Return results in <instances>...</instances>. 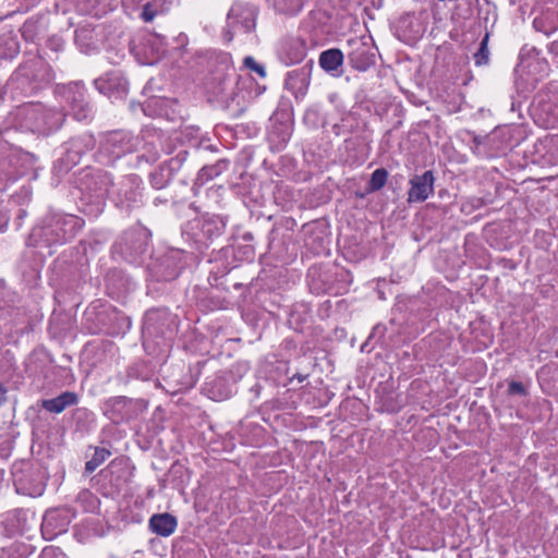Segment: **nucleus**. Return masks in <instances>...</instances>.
I'll list each match as a JSON object with an SVG mask.
<instances>
[{
	"mask_svg": "<svg viewBox=\"0 0 558 558\" xmlns=\"http://www.w3.org/2000/svg\"><path fill=\"white\" fill-rule=\"evenodd\" d=\"M343 63V53L340 49L331 48L319 56V65L327 72L336 71Z\"/></svg>",
	"mask_w": 558,
	"mask_h": 558,
	"instance_id": "6e6552de",
	"label": "nucleus"
},
{
	"mask_svg": "<svg viewBox=\"0 0 558 558\" xmlns=\"http://www.w3.org/2000/svg\"><path fill=\"white\" fill-rule=\"evenodd\" d=\"M209 170H211V168H203L201 171V177H204Z\"/></svg>",
	"mask_w": 558,
	"mask_h": 558,
	"instance_id": "a211bd4d",
	"label": "nucleus"
},
{
	"mask_svg": "<svg viewBox=\"0 0 558 558\" xmlns=\"http://www.w3.org/2000/svg\"><path fill=\"white\" fill-rule=\"evenodd\" d=\"M77 403L78 396L76 392L64 391L56 398L44 400L41 407L50 413L59 414L66 408L76 405Z\"/></svg>",
	"mask_w": 558,
	"mask_h": 558,
	"instance_id": "423d86ee",
	"label": "nucleus"
},
{
	"mask_svg": "<svg viewBox=\"0 0 558 558\" xmlns=\"http://www.w3.org/2000/svg\"><path fill=\"white\" fill-rule=\"evenodd\" d=\"M244 65L250 70L254 71L255 73H257L262 77L266 75L264 66L257 63L253 57H246L244 59Z\"/></svg>",
	"mask_w": 558,
	"mask_h": 558,
	"instance_id": "4468645a",
	"label": "nucleus"
},
{
	"mask_svg": "<svg viewBox=\"0 0 558 558\" xmlns=\"http://www.w3.org/2000/svg\"><path fill=\"white\" fill-rule=\"evenodd\" d=\"M435 177L433 171L427 170L421 175H414L410 180V189L408 191L409 203H422L434 193Z\"/></svg>",
	"mask_w": 558,
	"mask_h": 558,
	"instance_id": "f257e3e1",
	"label": "nucleus"
},
{
	"mask_svg": "<svg viewBox=\"0 0 558 558\" xmlns=\"http://www.w3.org/2000/svg\"><path fill=\"white\" fill-rule=\"evenodd\" d=\"M177 526V518L167 512L154 514L149 519V529L151 532L162 537H168L173 534Z\"/></svg>",
	"mask_w": 558,
	"mask_h": 558,
	"instance_id": "39448f33",
	"label": "nucleus"
},
{
	"mask_svg": "<svg viewBox=\"0 0 558 558\" xmlns=\"http://www.w3.org/2000/svg\"><path fill=\"white\" fill-rule=\"evenodd\" d=\"M283 53L287 64L300 63L306 57V45L301 39H292L286 45Z\"/></svg>",
	"mask_w": 558,
	"mask_h": 558,
	"instance_id": "0eeeda50",
	"label": "nucleus"
},
{
	"mask_svg": "<svg viewBox=\"0 0 558 558\" xmlns=\"http://www.w3.org/2000/svg\"><path fill=\"white\" fill-rule=\"evenodd\" d=\"M544 126H545L546 129H548V128H550V126H551V124H550L548 121H546V122L544 123Z\"/></svg>",
	"mask_w": 558,
	"mask_h": 558,
	"instance_id": "aec40b11",
	"label": "nucleus"
},
{
	"mask_svg": "<svg viewBox=\"0 0 558 558\" xmlns=\"http://www.w3.org/2000/svg\"><path fill=\"white\" fill-rule=\"evenodd\" d=\"M70 524V515L68 510L50 509L46 511L41 527L50 530L52 535L64 532Z\"/></svg>",
	"mask_w": 558,
	"mask_h": 558,
	"instance_id": "7ed1b4c3",
	"label": "nucleus"
},
{
	"mask_svg": "<svg viewBox=\"0 0 558 558\" xmlns=\"http://www.w3.org/2000/svg\"><path fill=\"white\" fill-rule=\"evenodd\" d=\"M349 60L353 69L364 72L375 63V54L364 43H355V47L349 53Z\"/></svg>",
	"mask_w": 558,
	"mask_h": 558,
	"instance_id": "20e7f679",
	"label": "nucleus"
},
{
	"mask_svg": "<svg viewBox=\"0 0 558 558\" xmlns=\"http://www.w3.org/2000/svg\"><path fill=\"white\" fill-rule=\"evenodd\" d=\"M35 523V515L29 510L14 509L7 514L5 527L13 535H23L27 533Z\"/></svg>",
	"mask_w": 558,
	"mask_h": 558,
	"instance_id": "f03ea898",
	"label": "nucleus"
},
{
	"mask_svg": "<svg viewBox=\"0 0 558 558\" xmlns=\"http://www.w3.org/2000/svg\"><path fill=\"white\" fill-rule=\"evenodd\" d=\"M111 456V451L106 448L95 447L94 453L89 460L85 463V471L93 473L98 466H100Z\"/></svg>",
	"mask_w": 558,
	"mask_h": 558,
	"instance_id": "1a4fd4ad",
	"label": "nucleus"
},
{
	"mask_svg": "<svg viewBox=\"0 0 558 558\" xmlns=\"http://www.w3.org/2000/svg\"><path fill=\"white\" fill-rule=\"evenodd\" d=\"M508 393L509 395H519V396H525L526 389L520 381H511L508 386Z\"/></svg>",
	"mask_w": 558,
	"mask_h": 558,
	"instance_id": "2eb2a0df",
	"label": "nucleus"
},
{
	"mask_svg": "<svg viewBox=\"0 0 558 558\" xmlns=\"http://www.w3.org/2000/svg\"><path fill=\"white\" fill-rule=\"evenodd\" d=\"M3 475H4L3 471H0V486L2 485V482H3Z\"/></svg>",
	"mask_w": 558,
	"mask_h": 558,
	"instance_id": "6ab92c4d",
	"label": "nucleus"
},
{
	"mask_svg": "<svg viewBox=\"0 0 558 558\" xmlns=\"http://www.w3.org/2000/svg\"><path fill=\"white\" fill-rule=\"evenodd\" d=\"M41 494H37V495H34V494H31V497H37V496H40Z\"/></svg>",
	"mask_w": 558,
	"mask_h": 558,
	"instance_id": "412c9836",
	"label": "nucleus"
},
{
	"mask_svg": "<svg viewBox=\"0 0 558 558\" xmlns=\"http://www.w3.org/2000/svg\"><path fill=\"white\" fill-rule=\"evenodd\" d=\"M160 13L157 5L154 2H146L143 5L141 17L144 22H153L154 19Z\"/></svg>",
	"mask_w": 558,
	"mask_h": 558,
	"instance_id": "f8f14e48",
	"label": "nucleus"
},
{
	"mask_svg": "<svg viewBox=\"0 0 558 558\" xmlns=\"http://www.w3.org/2000/svg\"><path fill=\"white\" fill-rule=\"evenodd\" d=\"M108 470L112 474L116 473L117 471H123L126 476L130 475L129 465L124 459L112 460L108 465Z\"/></svg>",
	"mask_w": 558,
	"mask_h": 558,
	"instance_id": "ddd939ff",
	"label": "nucleus"
},
{
	"mask_svg": "<svg viewBox=\"0 0 558 558\" xmlns=\"http://www.w3.org/2000/svg\"><path fill=\"white\" fill-rule=\"evenodd\" d=\"M89 497H92V494L88 489L82 490V493L78 495V499L82 501L88 500Z\"/></svg>",
	"mask_w": 558,
	"mask_h": 558,
	"instance_id": "f3484780",
	"label": "nucleus"
},
{
	"mask_svg": "<svg viewBox=\"0 0 558 558\" xmlns=\"http://www.w3.org/2000/svg\"><path fill=\"white\" fill-rule=\"evenodd\" d=\"M388 179V171L385 168L376 169L368 181L367 191L376 192L385 186Z\"/></svg>",
	"mask_w": 558,
	"mask_h": 558,
	"instance_id": "9d476101",
	"label": "nucleus"
},
{
	"mask_svg": "<svg viewBox=\"0 0 558 558\" xmlns=\"http://www.w3.org/2000/svg\"><path fill=\"white\" fill-rule=\"evenodd\" d=\"M98 505H99V500L95 499V500L90 501V504L85 508V510L89 511V512H94L97 510Z\"/></svg>",
	"mask_w": 558,
	"mask_h": 558,
	"instance_id": "dca6fc26",
	"label": "nucleus"
},
{
	"mask_svg": "<svg viewBox=\"0 0 558 558\" xmlns=\"http://www.w3.org/2000/svg\"><path fill=\"white\" fill-rule=\"evenodd\" d=\"M489 61L488 34L482 39L478 50L474 53V62L477 66L485 65Z\"/></svg>",
	"mask_w": 558,
	"mask_h": 558,
	"instance_id": "9b49d317",
	"label": "nucleus"
}]
</instances>
